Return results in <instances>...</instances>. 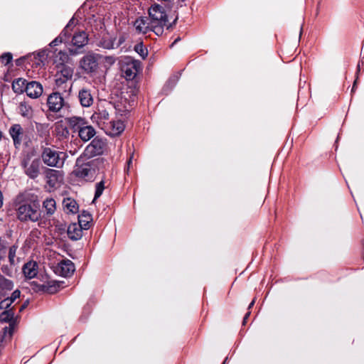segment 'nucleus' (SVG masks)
Wrapping results in <instances>:
<instances>
[{
  "instance_id": "obj_1",
  "label": "nucleus",
  "mask_w": 364,
  "mask_h": 364,
  "mask_svg": "<svg viewBox=\"0 0 364 364\" xmlns=\"http://www.w3.org/2000/svg\"><path fill=\"white\" fill-rule=\"evenodd\" d=\"M149 19L151 23L152 31L158 36L163 34L165 27L168 29L172 26L168 23V16L164 8L156 4L149 8Z\"/></svg>"
},
{
  "instance_id": "obj_2",
  "label": "nucleus",
  "mask_w": 364,
  "mask_h": 364,
  "mask_svg": "<svg viewBox=\"0 0 364 364\" xmlns=\"http://www.w3.org/2000/svg\"><path fill=\"white\" fill-rule=\"evenodd\" d=\"M86 159L83 156L77 159L73 173L85 181H92L96 172L97 160L85 161Z\"/></svg>"
},
{
  "instance_id": "obj_3",
  "label": "nucleus",
  "mask_w": 364,
  "mask_h": 364,
  "mask_svg": "<svg viewBox=\"0 0 364 364\" xmlns=\"http://www.w3.org/2000/svg\"><path fill=\"white\" fill-rule=\"evenodd\" d=\"M43 163L50 167L61 168L67 158V154L50 147L43 148L41 153Z\"/></svg>"
},
{
  "instance_id": "obj_4",
  "label": "nucleus",
  "mask_w": 364,
  "mask_h": 364,
  "mask_svg": "<svg viewBox=\"0 0 364 364\" xmlns=\"http://www.w3.org/2000/svg\"><path fill=\"white\" fill-rule=\"evenodd\" d=\"M38 205L21 204L16 209L17 218L22 222H38L41 219Z\"/></svg>"
},
{
  "instance_id": "obj_5",
  "label": "nucleus",
  "mask_w": 364,
  "mask_h": 364,
  "mask_svg": "<svg viewBox=\"0 0 364 364\" xmlns=\"http://www.w3.org/2000/svg\"><path fill=\"white\" fill-rule=\"evenodd\" d=\"M98 55L95 53H87L84 55L79 61V67L86 74H92L98 68L99 63Z\"/></svg>"
},
{
  "instance_id": "obj_6",
  "label": "nucleus",
  "mask_w": 364,
  "mask_h": 364,
  "mask_svg": "<svg viewBox=\"0 0 364 364\" xmlns=\"http://www.w3.org/2000/svg\"><path fill=\"white\" fill-rule=\"evenodd\" d=\"M47 105L48 111L53 113L60 112L62 110L69 107L68 104L58 92H53L48 95Z\"/></svg>"
},
{
  "instance_id": "obj_7",
  "label": "nucleus",
  "mask_w": 364,
  "mask_h": 364,
  "mask_svg": "<svg viewBox=\"0 0 364 364\" xmlns=\"http://www.w3.org/2000/svg\"><path fill=\"white\" fill-rule=\"evenodd\" d=\"M106 148L105 141L100 138H95L91 143L85 148L83 156L87 159L101 155L104 153Z\"/></svg>"
},
{
  "instance_id": "obj_8",
  "label": "nucleus",
  "mask_w": 364,
  "mask_h": 364,
  "mask_svg": "<svg viewBox=\"0 0 364 364\" xmlns=\"http://www.w3.org/2000/svg\"><path fill=\"white\" fill-rule=\"evenodd\" d=\"M21 165L29 178L35 179L38 176L41 166L40 159L26 157L22 161Z\"/></svg>"
},
{
  "instance_id": "obj_9",
  "label": "nucleus",
  "mask_w": 364,
  "mask_h": 364,
  "mask_svg": "<svg viewBox=\"0 0 364 364\" xmlns=\"http://www.w3.org/2000/svg\"><path fill=\"white\" fill-rule=\"evenodd\" d=\"M140 70V62L132 58H127L122 65V71L128 80L134 79Z\"/></svg>"
},
{
  "instance_id": "obj_10",
  "label": "nucleus",
  "mask_w": 364,
  "mask_h": 364,
  "mask_svg": "<svg viewBox=\"0 0 364 364\" xmlns=\"http://www.w3.org/2000/svg\"><path fill=\"white\" fill-rule=\"evenodd\" d=\"M124 128L125 126L122 121L112 119L110 122H107L103 130L107 134L112 136H116L122 133Z\"/></svg>"
},
{
  "instance_id": "obj_11",
  "label": "nucleus",
  "mask_w": 364,
  "mask_h": 364,
  "mask_svg": "<svg viewBox=\"0 0 364 364\" xmlns=\"http://www.w3.org/2000/svg\"><path fill=\"white\" fill-rule=\"evenodd\" d=\"M74 271L75 265L73 262L69 259L62 260L55 267L56 273L65 277L72 275Z\"/></svg>"
},
{
  "instance_id": "obj_12",
  "label": "nucleus",
  "mask_w": 364,
  "mask_h": 364,
  "mask_svg": "<svg viewBox=\"0 0 364 364\" xmlns=\"http://www.w3.org/2000/svg\"><path fill=\"white\" fill-rule=\"evenodd\" d=\"M25 92L29 97L36 99L42 95L43 88L40 82L31 81L26 84Z\"/></svg>"
},
{
  "instance_id": "obj_13",
  "label": "nucleus",
  "mask_w": 364,
  "mask_h": 364,
  "mask_svg": "<svg viewBox=\"0 0 364 364\" xmlns=\"http://www.w3.org/2000/svg\"><path fill=\"white\" fill-rule=\"evenodd\" d=\"M73 75V70L67 65H63L55 75L57 85H60L68 80L71 79Z\"/></svg>"
},
{
  "instance_id": "obj_14",
  "label": "nucleus",
  "mask_w": 364,
  "mask_h": 364,
  "mask_svg": "<svg viewBox=\"0 0 364 364\" xmlns=\"http://www.w3.org/2000/svg\"><path fill=\"white\" fill-rule=\"evenodd\" d=\"M134 26L139 33H146L149 31H152L151 23L147 17L137 18Z\"/></svg>"
},
{
  "instance_id": "obj_15",
  "label": "nucleus",
  "mask_w": 364,
  "mask_h": 364,
  "mask_svg": "<svg viewBox=\"0 0 364 364\" xmlns=\"http://www.w3.org/2000/svg\"><path fill=\"white\" fill-rule=\"evenodd\" d=\"M80 102L82 107H90L93 103V97L91 92L88 89L83 88L80 90L78 94Z\"/></svg>"
},
{
  "instance_id": "obj_16",
  "label": "nucleus",
  "mask_w": 364,
  "mask_h": 364,
  "mask_svg": "<svg viewBox=\"0 0 364 364\" xmlns=\"http://www.w3.org/2000/svg\"><path fill=\"white\" fill-rule=\"evenodd\" d=\"M117 36L110 33H105L100 40L98 45L105 49H114V43Z\"/></svg>"
},
{
  "instance_id": "obj_17",
  "label": "nucleus",
  "mask_w": 364,
  "mask_h": 364,
  "mask_svg": "<svg viewBox=\"0 0 364 364\" xmlns=\"http://www.w3.org/2000/svg\"><path fill=\"white\" fill-rule=\"evenodd\" d=\"M23 272L26 278H34L38 274V264L34 261L28 262L23 267Z\"/></svg>"
},
{
  "instance_id": "obj_18",
  "label": "nucleus",
  "mask_w": 364,
  "mask_h": 364,
  "mask_svg": "<svg viewBox=\"0 0 364 364\" xmlns=\"http://www.w3.org/2000/svg\"><path fill=\"white\" fill-rule=\"evenodd\" d=\"M79 137L83 141H87L95 135V130L87 122L77 132Z\"/></svg>"
},
{
  "instance_id": "obj_19",
  "label": "nucleus",
  "mask_w": 364,
  "mask_h": 364,
  "mask_svg": "<svg viewBox=\"0 0 364 364\" xmlns=\"http://www.w3.org/2000/svg\"><path fill=\"white\" fill-rule=\"evenodd\" d=\"M83 228L77 223H72L68 228V235L73 240H77L82 237Z\"/></svg>"
},
{
  "instance_id": "obj_20",
  "label": "nucleus",
  "mask_w": 364,
  "mask_h": 364,
  "mask_svg": "<svg viewBox=\"0 0 364 364\" xmlns=\"http://www.w3.org/2000/svg\"><path fill=\"white\" fill-rule=\"evenodd\" d=\"M66 121L74 132H78L87 123L84 118L75 116L67 118Z\"/></svg>"
},
{
  "instance_id": "obj_21",
  "label": "nucleus",
  "mask_w": 364,
  "mask_h": 364,
  "mask_svg": "<svg viewBox=\"0 0 364 364\" xmlns=\"http://www.w3.org/2000/svg\"><path fill=\"white\" fill-rule=\"evenodd\" d=\"M95 119L100 127L103 129L107 122H110L112 119H109V114L107 110L102 109L99 110L98 112L93 115Z\"/></svg>"
},
{
  "instance_id": "obj_22",
  "label": "nucleus",
  "mask_w": 364,
  "mask_h": 364,
  "mask_svg": "<svg viewBox=\"0 0 364 364\" xmlns=\"http://www.w3.org/2000/svg\"><path fill=\"white\" fill-rule=\"evenodd\" d=\"M9 133L14 140V144L16 146L20 144L21 141V136L23 134V129L20 124H14L9 129Z\"/></svg>"
},
{
  "instance_id": "obj_23",
  "label": "nucleus",
  "mask_w": 364,
  "mask_h": 364,
  "mask_svg": "<svg viewBox=\"0 0 364 364\" xmlns=\"http://www.w3.org/2000/svg\"><path fill=\"white\" fill-rule=\"evenodd\" d=\"M88 38L85 32L81 31L75 33L72 39L73 46L82 48L87 43Z\"/></svg>"
},
{
  "instance_id": "obj_24",
  "label": "nucleus",
  "mask_w": 364,
  "mask_h": 364,
  "mask_svg": "<svg viewBox=\"0 0 364 364\" xmlns=\"http://www.w3.org/2000/svg\"><path fill=\"white\" fill-rule=\"evenodd\" d=\"M43 208L45 209L47 215H53L56 210L55 200L52 198L46 199L43 202Z\"/></svg>"
},
{
  "instance_id": "obj_25",
  "label": "nucleus",
  "mask_w": 364,
  "mask_h": 364,
  "mask_svg": "<svg viewBox=\"0 0 364 364\" xmlns=\"http://www.w3.org/2000/svg\"><path fill=\"white\" fill-rule=\"evenodd\" d=\"M28 82L26 80L22 78H18L15 80L12 83V89L14 92L21 94L25 91L26 84Z\"/></svg>"
},
{
  "instance_id": "obj_26",
  "label": "nucleus",
  "mask_w": 364,
  "mask_h": 364,
  "mask_svg": "<svg viewBox=\"0 0 364 364\" xmlns=\"http://www.w3.org/2000/svg\"><path fill=\"white\" fill-rule=\"evenodd\" d=\"M0 321L2 322H9L10 326L15 323L14 312L12 309L6 310L0 314Z\"/></svg>"
},
{
  "instance_id": "obj_27",
  "label": "nucleus",
  "mask_w": 364,
  "mask_h": 364,
  "mask_svg": "<svg viewBox=\"0 0 364 364\" xmlns=\"http://www.w3.org/2000/svg\"><path fill=\"white\" fill-rule=\"evenodd\" d=\"M63 205L64 208L70 213H75L77 211V204L76 201L72 198H65L63 201Z\"/></svg>"
},
{
  "instance_id": "obj_28",
  "label": "nucleus",
  "mask_w": 364,
  "mask_h": 364,
  "mask_svg": "<svg viewBox=\"0 0 364 364\" xmlns=\"http://www.w3.org/2000/svg\"><path fill=\"white\" fill-rule=\"evenodd\" d=\"M55 132L57 136L63 138H67L69 135L68 128L63 124L62 122H58L55 124Z\"/></svg>"
},
{
  "instance_id": "obj_29",
  "label": "nucleus",
  "mask_w": 364,
  "mask_h": 364,
  "mask_svg": "<svg viewBox=\"0 0 364 364\" xmlns=\"http://www.w3.org/2000/svg\"><path fill=\"white\" fill-rule=\"evenodd\" d=\"M92 220V215L85 211L79 215L78 224L81 225L84 230L89 228V223Z\"/></svg>"
},
{
  "instance_id": "obj_30",
  "label": "nucleus",
  "mask_w": 364,
  "mask_h": 364,
  "mask_svg": "<svg viewBox=\"0 0 364 364\" xmlns=\"http://www.w3.org/2000/svg\"><path fill=\"white\" fill-rule=\"evenodd\" d=\"M14 288L12 281L6 279L1 274L0 275V289L2 290L10 291Z\"/></svg>"
},
{
  "instance_id": "obj_31",
  "label": "nucleus",
  "mask_w": 364,
  "mask_h": 364,
  "mask_svg": "<svg viewBox=\"0 0 364 364\" xmlns=\"http://www.w3.org/2000/svg\"><path fill=\"white\" fill-rule=\"evenodd\" d=\"M105 188V181H101L97 183L95 185V193L92 203H94L99 197L102 194L103 191Z\"/></svg>"
},
{
  "instance_id": "obj_32",
  "label": "nucleus",
  "mask_w": 364,
  "mask_h": 364,
  "mask_svg": "<svg viewBox=\"0 0 364 364\" xmlns=\"http://www.w3.org/2000/svg\"><path fill=\"white\" fill-rule=\"evenodd\" d=\"M134 50L144 59L148 55L147 49L143 46L142 43L136 44L134 47Z\"/></svg>"
},
{
  "instance_id": "obj_33",
  "label": "nucleus",
  "mask_w": 364,
  "mask_h": 364,
  "mask_svg": "<svg viewBox=\"0 0 364 364\" xmlns=\"http://www.w3.org/2000/svg\"><path fill=\"white\" fill-rule=\"evenodd\" d=\"M17 247L16 245H12L10 247L9 250V260L11 265L15 264V258L16 254Z\"/></svg>"
},
{
  "instance_id": "obj_34",
  "label": "nucleus",
  "mask_w": 364,
  "mask_h": 364,
  "mask_svg": "<svg viewBox=\"0 0 364 364\" xmlns=\"http://www.w3.org/2000/svg\"><path fill=\"white\" fill-rule=\"evenodd\" d=\"M64 36L65 37L66 36H65V34H63V32H62L58 37L55 38L50 43V46H52V47H54V46H56L59 45L60 43H61L65 40L64 38H63Z\"/></svg>"
},
{
  "instance_id": "obj_35",
  "label": "nucleus",
  "mask_w": 364,
  "mask_h": 364,
  "mask_svg": "<svg viewBox=\"0 0 364 364\" xmlns=\"http://www.w3.org/2000/svg\"><path fill=\"white\" fill-rule=\"evenodd\" d=\"M12 60L11 53H4L1 56V62L4 65L9 64Z\"/></svg>"
},
{
  "instance_id": "obj_36",
  "label": "nucleus",
  "mask_w": 364,
  "mask_h": 364,
  "mask_svg": "<svg viewBox=\"0 0 364 364\" xmlns=\"http://www.w3.org/2000/svg\"><path fill=\"white\" fill-rule=\"evenodd\" d=\"M125 36L122 34H120L119 36H117V40L114 43V48L119 47L125 41Z\"/></svg>"
},
{
  "instance_id": "obj_37",
  "label": "nucleus",
  "mask_w": 364,
  "mask_h": 364,
  "mask_svg": "<svg viewBox=\"0 0 364 364\" xmlns=\"http://www.w3.org/2000/svg\"><path fill=\"white\" fill-rule=\"evenodd\" d=\"M74 19L72 18L69 23L67 24V26H65V28L63 29V34H65V36H67V35H69V31L71 30V27L73 26L74 24Z\"/></svg>"
},
{
  "instance_id": "obj_38",
  "label": "nucleus",
  "mask_w": 364,
  "mask_h": 364,
  "mask_svg": "<svg viewBox=\"0 0 364 364\" xmlns=\"http://www.w3.org/2000/svg\"><path fill=\"white\" fill-rule=\"evenodd\" d=\"M21 292L19 290H15L12 294L11 297L7 298V299H9L11 301V304L17 299L20 297Z\"/></svg>"
},
{
  "instance_id": "obj_39",
  "label": "nucleus",
  "mask_w": 364,
  "mask_h": 364,
  "mask_svg": "<svg viewBox=\"0 0 364 364\" xmlns=\"http://www.w3.org/2000/svg\"><path fill=\"white\" fill-rule=\"evenodd\" d=\"M11 301L9 299H4L0 302V309H6L11 306Z\"/></svg>"
},
{
  "instance_id": "obj_40",
  "label": "nucleus",
  "mask_w": 364,
  "mask_h": 364,
  "mask_svg": "<svg viewBox=\"0 0 364 364\" xmlns=\"http://www.w3.org/2000/svg\"><path fill=\"white\" fill-rule=\"evenodd\" d=\"M20 109L23 116H28L30 114L31 108L27 107L26 105H21Z\"/></svg>"
},
{
  "instance_id": "obj_41",
  "label": "nucleus",
  "mask_w": 364,
  "mask_h": 364,
  "mask_svg": "<svg viewBox=\"0 0 364 364\" xmlns=\"http://www.w3.org/2000/svg\"><path fill=\"white\" fill-rule=\"evenodd\" d=\"M1 271L4 274H5L7 276H11L13 271L11 268H9L8 266L4 265L1 267Z\"/></svg>"
},
{
  "instance_id": "obj_42",
  "label": "nucleus",
  "mask_w": 364,
  "mask_h": 364,
  "mask_svg": "<svg viewBox=\"0 0 364 364\" xmlns=\"http://www.w3.org/2000/svg\"><path fill=\"white\" fill-rule=\"evenodd\" d=\"M6 253V248L0 245V261L5 258Z\"/></svg>"
},
{
  "instance_id": "obj_43",
  "label": "nucleus",
  "mask_w": 364,
  "mask_h": 364,
  "mask_svg": "<svg viewBox=\"0 0 364 364\" xmlns=\"http://www.w3.org/2000/svg\"><path fill=\"white\" fill-rule=\"evenodd\" d=\"M2 205H3V195H2L1 191H0V208L2 206Z\"/></svg>"
},
{
  "instance_id": "obj_44",
  "label": "nucleus",
  "mask_w": 364,
  "mask_h": 364,
  "mask_svg": "<svg viewBox=\"0 0 364 364\" xmlns=\"http://www.w3.org/2000/svg\"><path fill=\"white\" fill-rule=\"evenodd\" d=\"M255 299H253V300L252 301V302L250 304V305H249V306H248V309H251V308L253 306V305H254V304H255Z\"/></svg>"
},
{
  "instance_id": "obj_45",
  "label": "nucleus",
  "mask_w": 364,
  "mask_h": 364,
  "mask_svg": "<svg viewBox=\"0 0 364 364\" xmlns=\"http://www.w3.org/2000/svg\"><path fill=\"white\" fill-rule=\"evenodd\" d=\"M132 157H130L129 160L127 162L128 168H129L130 165L132 164Z\"/></svg>"
},
{
  "instance_id": "obj_46",
  "label": "nucleus",
  "mask_w": 364,
  "mask_h": 364,
  "mask_svg": "<svg viewBox=\"0 0 364 364\" xmlns=\"http://www.w3.org/2000/svg\"><path fill=\"white\" fill-rule=\"evenodd\" d=\"M250 314V312H248L245 314V317H244V320H247Z\"/></svg>"
},
{
  "instance_id": "obj_47",
  "label": "nucleus",
  "mask_w": 364,
  "mask_h": 364,
  "mask_svg": "<svg viewBox=\"0 0 364 364\" xmlns=\"http://www.w3.org/2000/svg\"><path fill=\"white\" fill-rule=\"evenodd\" d=\"M26 304H24L23 305L21 306V307L20 308V311H21L24 308H26Z\"/></svg>"
},
{
  "instance_id": "obj_48",
  "label": "nucleus",
  "mask_w": 364,
  "mask_h": 364,
  "mask_svg": "<svg viewBox=\"0 0 364 364\" xmlns=\"http://www.w3.org/2000/svg\"><path fill=\"white\" fill-rule=\"evenodd\" d=\"M360 70V63L358 64V66H357V73H358Z\"/></svg>"
},
{
  "instance_id": "obj_49",
  "label": "nucleus",
  "mask_w": 364,
  "mask_h": 364,
  "mask_svg": "<svg viewBox=\"0 0 364 364\" xmlns=\"http://www.w3.org/2000/svg\"><path fill=\"white\" fill-rule=\"evenodd\" d=\"M355 83H356V80H355V81H354V85H353V89L355 87Z\"/></svg>"
},
{
  "instance_id": "obj_50",
  "label": "nucleus",
  "mask_w": 364,
  "mask_h": 364,
  "mask_svg": "<svg viewBox=\"0 0 364 364\" xmlns=\"http://www.w3.org/2000/svg\"><path fill=\"white\" fill-rule=\"evenodd\" d=\"M246 321H247V320H244V319H243V324H244V325L245 324Z\"/></svg>"
},
{
  "instance_id": "obj_51",
  "label": "nucleus",
  "mask_w": 364,
  "mask_h": 364,
  "mask_svg": "<svg viewBox=\"0 0 364 364\" xmlns=\"http://www.w3.org/2000/svg\"><path fill=\"white\" fill-rule=\"evenodd\" d=\"M301 30L299 32V36H301Z\"/></svg>"
},
{
  "instance_id": "obj_52",
  "label": "nucleus",
  "mask_w": 364,
  "mask_h": 364,
  "mask_svg": "<svg viewBox=\"0 0 364 364\" xmlns=\"http://www.w3.org/2000/svg\"><path fill=\"white\" fill-rule=\"evenodd\" d=\"M226 360L223 362V364H225Z\"/></svg>"
}]
</instances>
